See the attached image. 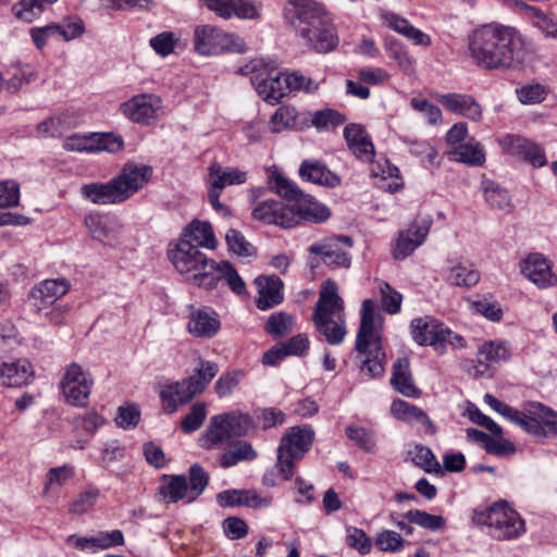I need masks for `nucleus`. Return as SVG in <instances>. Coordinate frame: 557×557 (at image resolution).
<instances>
[{"instance_id":"1","label":"nucleus","mask_w":557,"mask_h":557,"mask_svg":"<svg viewBox=\"0 0 557 557\" xmlns=\"http://www.w3.org/2000/svg\"><path fill=\"white\" fill-rule=\"evenodd\" d=\"M472 61L485 70L519 67L525 59V39L511 26L490 23L475 28L468 39Z\"/></svg>"},{"instance_id":"2","label":"nucleus","mask_w":557,"mask_h":557,"mask_svg":"<svg viewBox=\"0 0 557 557\" xmlns=\"http://www.w3.org/2000/svg\"><path fill=\"white\" fill-rule=\"evenodd\" d=\"M285 17L297 35L320 53L333 50L338 37L324 7L314 0H288Z\"/></svg>"},{"instance_id":"3","label":"nucleus","mask_w":557,"mask_h":557,"mask_svg":"<svg viewBox=\"0 0 557 557\" xmlns=\"http://www.w3.org/2000/svg\"><path fill=\"white\" fill-rule=\"evenodd\" d=\"M148 165L126 164L120 175L110 181L84 184L79 194L95 205L121 203L143 188L151 177Z\"/></svg>"},{"instance_id":"4","label":"nucleus","mask_w":557,"mask_h":557,"mask_svg":"<svg viewBox=\"0 0 557 557\" xmlns=\"http://www.w3.org/2000/svg\"><path fill=\"white\" fill-rule=\"evenodd\" d=\"M355 349L366 356L361 361V373L371 379L383 375L385 352L382 347L381 317L376 314L374 302L371 299H366L362 302Z\"/></svg>"},{"instance_id":"5","label":"nucleus","mask_w":557,"mask_h":557,"mask_svg":"<svg viewBox=\"0 0 557 557\" xmlns=\"http://www.w3.org/2000/svg\"><path fill=\"white\" fill-rule=\"evenodd\" d=\"M312 321L317 332L327 344L336 346L344 342L347 334L345 305L334 281L326 280L322 283Z\"/></svg>"},{"instance_id":"6","label":"nucleus","mask_w":557,"mask_h":557,"mask_svg":"<svg viewBox=\"0 0 557 557\" xmlns=\"http://www.w3.org/2000/svg\"><path fill=\"white\" fill-rule=\"evenodd\" d=\"M169 257L174 268L182 274H191L198 286L214 288L218 278L211 273V265L215 263L210 260L198 246L188 239H181L169 250Z\"/></svg>"},{"instance_id":"7","label":"nucleus","mask_w":557,"mask_h":557,"mask_svg":"<svg viewBox=\"0 0 557 557\" xmlns=\"http://www.w3.org/2000/svg\"><path fill=\"white\" fill-rule=\"evenodd\" d=\"M473 521L488 528L490 535L497 541H511L525 533L522 517L506 502L492 505L484 511H474Z\"/></svg>"},{"instance_id":"8","label":"nucleus","mask_w":557,"mask_h":557,"mask_svg":"<svg viewBox=\"0 0 557 557\" xmlns=\"http://www.w3.org/2000/svg\"><path fill=\"white\" fill-rule=\"evenodd\" d=\"M193 46L196 53L203 57H215L225 52L244 53L246 51V44L243 38L211 24L195 26Z\"/></svg>"},{"instance_id":"9","label":"nucleus","mask_w":557,"mask_h":557,"mask_svg":"<svg viewBox=\"0 0 557 557\" xmlns=\"http://www.w3.org/2000/svg\"><path fill=\"white\" fill-rule=\"evenodd\" d=\"M270 184L276 194L295 201L293 207H295L298 214V221L305 218L315 223H321L331 216V211L325 205L304 194L294 182L287 180L278 171L275 170L271 173Z\"/></svg>"},{"instance_id":"10","label":"nucleus","mask_w":557,"mask_h":557,"mask_svg":"<svg viewBox=\"0 0 557 557\" xmlns=\"http://www.w3.org/2000/svg\"><path fill=\"white\" fill-rule=\"evenodd\" d=\"M209 483L208 472L195 463L189 468V478L184 475H164L159 494L165 503L176 504L182 499L195 502Z\"/></svg>"},{"instance_id":"11","label":"nucleus","mask_w":557,"mask_h":557,"mask_svg":"<svg viewBox=\"0 0 557 557\" xmlns=\"http://www.w3.org/2000/svg\"><path fill=\"white\" fill-rule=\"evenodd\" d=\"M238 73L249 75L259 96L270 103L278 102L288 94L283 73L270 67L262 59H253L239 67Z\"/></svg>"},{"instance_id":"12","label":"nucleus","mask_w":557,"mask_h":557,"mask_svg":"<svg viewBox=\"0 0 557 557\" xmlns=\"http://www.w3.org/2000/svg\"><path fill=\"white\" fill-rule=\"evenodd\" d=\"M94 380L78 363H71L61 380V389L66 401L73 406H85L91 392Z\"/></svg>"},{"instance_id":"13","label":"nucleus","mask_w":557,"mask_h":557,"mask_svg":"<svg viewBox=\"0 0 557 557\" xmlns=\"http://www.w3.org/2000/svg\"><path fill=\"white\" fill-rule=\"evenodd\" d=\"M410 334L420 346H431L436 350H444L451 331L437 319L425 315L411 321Z\"/></svg>"},{"instance_id":"14","label":"nucleus","mask_w":557,"mask_h":557,"mask_svg":"<svg viewBox=\"0 0 557 557\" xmlns=\"http://www.w3.org/2000/svg\"><path fill=\"white\" fill-rule=\"evenodd\" d=\"M352 243L349 236H334L312 244L309 251L321 256L323 263L329 267L348 269L351 264L349 250Z\"/></svg>"},{"instance_id":"15","label":"nucleus","mask_w":557,"mask_h":557,"mask_svg":"<svg viewBox=\"0 0 557 557\" xmlns=\"http://www.w3.org/2000/svg\"><path fill=\"white\" fill-rule=\"evenodd\" d=\"M85 225L90 236L103 245L114 247L121 242L123 226L116 216L90 212L85 216Z\"/></svg>"},{"instance_id":"16","label":"nucleus","mask_w":557,"mask_h":557,"mask_svg":"<svg viewBox=\"0 0 557 557\" xmlns=\"http://www.w3.org/2000/svg\"><path fill=\"white\" fill-rule=\"evenodd\" d=\"M161 109V99L152 94H140L121 104V112L131 121L148 125Z\"/></svg>"},{"instance_id":"17","label":"nucleus","mask_w":557,"mask_h":557,"mask_svg":"<svg viewBox=\"0 0 557 557\" xmlns=\"http://www.w3.org/2000/svg\"><path fill=\"white\" fill-rule=\"evenodd\" d=\"M252 216L267 224H275L288 228L298 223L295 207L278 200H265L256 206Z\"/></svg>"},{"instance_id":"18","label":"nucleus","mask_w":557,"mask_h":557,"mask_svg":"<svg viewBox=\"0 0 557 557\" xmlns=\"http://www.w3.org/2000/svg\"><path fill=\"white\" fill-rule=\"evenodd\" d=\"M431 224L430 220L414 221L406 230L400 231L393 247L394 258L406 259L420 247L430 232Z\"/></svg>"},{"instance_id":"19","label":"nucleus","mask_w":557,"mask_h":557,"mask_svg":"<svg viewBox=\"0 0 557 557\" xmlns=\"http://www.w3.org/2000/svg\"><path fill=\"white\" fill-rule=\"evenodd\" d=\"M521 273L539 288H549L557 284L552 262L541 253H530L520 263Z\"/></svg>"},{"instance_id":"20","label":"nucleus","mask_w":557,"mask_h":557,"mask_svg":"<svg viewBox=\"0 0 557 557\" xmlns=\"http://www.w3.org/2000/svg\"><path fill=\"white\" fill-rule=\"evenodd\" d=\"M550 408L537 401H529L521 410L516 409L513 423L532 435H544V424Z\"/></svg>"},{"instance_id":"21","label":"nucleus","mask_w":557,"mask_h":557,"mask_svg":"<svg viewBox=\"0 0 557 557\" xmlns=\"http://www.w3.org/2000/svg\"><path fill=\"white\" fill-rule=\"evenodd\" d=\"M69 290L70 283L65 278L45 280L32 289L33 306L37 312H41L66 295Z\"/></svg>"},{"instance_id":"22","label":"nucleus","mask_w":557,"mask_h":557,"mask_svg":"<svg viewBox=\"0 0 557 557\" xmlns=\"http://www.w3.org/2000/svg\"><path fill=\"white\" fill-rule=\"evenodd\" d=\"M247 181V172L238 168L223 166L213 162L208 168L207 186L208 190L221 193L224 188L233 185H242Z\"/></svg>"},{"instance_id":"23","label":"nucleus","mask_w":557,"mask_h":557,"mask_svg":"<svg viewBox=\"0 0 557 557\" xmlns=\"http://www.w3.org/2000/svg\"><path fill=\"white\" fill-rule=\"evenodd\" d=\"M194 388L195 386L189 377L181 382L164 385L160 391V398L164 411L173 413L180 406L188 403L196 395L200 394Z\"/></svg>"},{"instance_id":"24","label":"nucleus","mask_w":557,"mask_h":557,"mask_svg":"<svg viewBox=\"0 0 557 557\" xmlns=\"http://www.w3.org/2000/svg\"><path fill=\"white\" fill-rule=\"evenodd\" d=\"M314 440V431L310 426H293L282 436L277 448L302 459Z\"/></svg>"},{"instance_id":"25","label":"nucleus","mask_w":557,"mask_h":557,"mask_svg":"<svg viewBox=\"0 0 557 557\" xmlns=\"http://www.w3.org/2000/svg\"><path fill=\"white\" fill-rule=\"evenodd\" d=\"M216 502L221 507L265 508L272 504V497L261 496L252 490H227L216 495Z\"/></svg>"},{"instance_id":"26","label":"nucleus","mask_w":557,"mask_h":557,"mask_svg":"<svg viewBox=\"0 0 557 557\" xmlns=\"http://www.w3.org/2000/svg\"><path fill=\"white\" fill-rule=\"evenodd\" d=\"M437 100L450 112L479 122L482 119V107L470 95L444 94L438 95Z\"/></svg>"},{"instance_id":"27","label":"nucleus","mask_w":557,"mask_h":557,"mask_svg":"<svg viewBox=\"0 0 557 557\" xmlns=\"http://www.w3.org/2000/svg\"><path fill=\"white\" fill-rule=\"evenodd\" d=\"M34 375L33 367L26 359L0 362V385L20 387L30 382Z\"/></svg>"},{"instance_id":"28","label":"nucleus","mask_w":557,"mask_h":557,"mask_svg":"<svg viewBox=\"0 0 557 557\" xmlns=\"http://www.w3.org/2000/svg\"><path fill=\"white\" fill-rule=\"evenodd\" d=\"M218 314L210 308H199L190 313L187 323L188 332L201 338H212L220 330Z\"/></svg>"},{"instance_id":"29","label":"nucleus","mask_w":557,"mask_h":557,"mask_svg":"<svg viewBox=\"0 0 557 557\" xmlns=\"http://www.w3.org/2000/svg\"><path fill=\"white\" fill-rule=\"evenodd\" d=\"M344 137L348 148L357 159L371 162L375 156L373 143L368 133L357 124L347 125L344 129Z\"/></svg>"},{"instance_id":"30","label":"nucleus","mask_w":557,"mask_h":557,"mask_svg":"<svg viewBox=\"0 0 557 557\" xmlns=\"http://www.w3.org/2000/svg\"><path fill=\"white\" fill-rule=\"evenodd\" d=\"M299 175L304 181L334 188L341 185V177L319 160H304L299 166Z\"/></svg>"},{"instance_id":"31","label":"nucleus","mask_w":557,"mask_h":557,"mask_svg":"<svg viewBox=\"0 0 557 557\" xmlns=\"http://www.w3.org/2000/svg\"><path fill=\"white\" fill-rule=\"evenodd\" d=\"M255 284L258 290L257 307L260 310H268L283 301V282L280 277L259 276Z\"/></svg>"},{"instance_id":"32","label":"nucleus","mask_w":557,"mask_h":557,"mask_svg":"<svg viewBox=\"0 0 557 557\" xmlns=\"http://www.w3.org/2000/svg\"><path fill=\"white\" fill-rule=\"evenodd\" d=\"M392 414L406 423H420L425 428V432L430 435L436 433L435 424L430 420L429 416L421 408L403 399L394 400L391 406Z\"/></svg>"},{"instance_id":"33","label":"nucleus","mask_w":557,"mask_h":557,"mask_svg":"<svg viewBox=\"0 0 557 557\" xmlns=\"http://www.w3.org/2000/svg\"><path fill=\"white\" fill-rule=\"evenodd\" d=\"M391 383L394 388L407 397H418L420 391L412 381L410 361L407 357L398 358L393 367Z\"/></svg>"},{"instance_id":"34","label":"nucleus","mask_w":557,"mask_h":557,"mask_svg":"<svg viewBox=\"0 0 557 557\" xmlns=\"http://www.w3.org/2000/svg\"><path fill=\"white\" fill-rule=\"evenodd\" d=\"M182 239H188L191 244L194 242L195 246L208 249H215L218 245L211 224L199 220L191 221L184 228Z\"/></svg>"},{"instance_id":"35","label":"nucleus","mask_w":557,"mask_h":557,"mask_svg":"<svg viewBox=\"0 0 557 557\" xmlns=\"http://www.w3.org/2000/svg\"><path fill=\"white\" fill-rule=\"evenodd\" d=\"M449 154L453 160L470 166H482L485 163L484 147L474 138L454 147Z\"/></svg>"},{"instance_id":"36","label":"nucleus","mask_w":557,"mask_h":557,"mask_svg":"<svg viewBox=\"0 0 557 557\" xmlns=\"http://www.w3.org/2000/svg\"><path fill=\"white\" fill-rule=\"evenodd\" d=\"M482 190L484 199L491 208L507 213L512 211L513 205L506 188L502 187L494 181H484L482 182Z\"/></svg>"},{"instance_id":"37","label":"nucleus","mask_w":557,"mask_h":557,"mask_svg":"<svg viewBox=\"0 0 557 557\" xmlns=\"http://www.w3.org/2000/svg\"><path fill=\"white\" fill-rule=\"evenodd\" d=\"M448 280L457 286H472L480 280V274L472 264L456 259L448 260Z\"/></svg>"},{"instance_id":"38","label":"nucleus","mask_w":557,"mask_h":557,"mask_svg":"<svg viewBox=\"0 0 557 557\" xmlns=\"http://www.w3.org/2000/svg\"><path fill=\"white\" fill-rule=\"evenodd\" d=\"M510 358V348L505 341H488L478 349V360L483 363H498Z\"/></svg>"},{"instance_id":"39","label":"nucleus","mask_w":557,"mask_h":557,"mask_svg":"<svg viewBox=\"0 0 557 557\" xmlns=\"http://www.w3.org/2000/svg\"><path fill=\"white\" fill-rule=\"evenodd\" d=\"M257 451L247 441H236L232 444L231 449L224 453L220 458V465L228 468L244 460H253L257 458Z\"/></svg>"},{"instance_id":"40","label":"nucleus","mask_w":557,"mask_h":557,"mask_svg":"<svg viewBox=\"0 0 557 557\" xmlns=\"http://www.w3.org/2000/svg\"><path fill=\"white\" fill-rule=\"evenodd\" d=\"M211 273L213 274V276L219 277L218 282L221 278H225L227 285L234 293L240 295L246 292L245 282L228 261H220L212 264Z\"/></svg>"},{"instance_id":"41","label":"nucleus","mask_w":557,"mask_h":557,"mask_svg":"<svg viewBox=\"0 0 557 557\" xmlns=\"http://www.w3.org/2000/svg\"><path fill=\"white\" fill-rule=\"evenodd\" d=\"M384 48L387 55L398 63L401 71L405 73H411L413 71V59L398 39L393 37L385 38Z\"/></svg>"},{"instance_id":"42","label":"nucleus","mask_w":557,"mask_h":557,"mask_svg":"<svg viewBox=\"0 0 557 557\" xmlns=\"http://www.w3.org/2000/svg\"><path fill=\"white\" fill-rule=\"evenodd\" d=\"M297 110L294 107H278L270 120L271 131L273 133H281L294 128L297 123Z\"/></svg>"},{"instance_id":"43","label":"nucleus","mask_w":557,"mask_h":557,"mask_svg":"<svg viewBox=\"0 0 557 557\" xmlns=\"http://www.w3.org/2000/svg\"><path fill=\"white\" fill-rule=\"evenodd\" d=\"M70 129V116L59 114L37 125V132L44 137H60Z\"/></svg>"},{"instance_id":"44","label":"nucleus","mask_w":557,"mask_h":557,"mask_svg":"<svg viewBox=\"0 0 557 557\" xmlns=\"http://www.w3.org/2000/svg\"><path fill=\"white\" fill-rule=\"evenodd\" d=\"M225 242L228 250L238 257H251L256 255L255 246L235 228H230L226 232Z\"/></svg>"},{"instance_id":"45","label":"nucleus","mask_w":557,"mask_h":557,"mask_svg":"<svg viewBox=\"0 0 557 557\" xmlns=\"http://www.w3.org/2000/svg\"><path fill=\"white\" fill-rule=\"evenodd\" d=\"M411 461L425 472H438L440 463L430 448L423 445H416L408 451Z\"/></svg>"},{"instance_id":"46","label":"nucleus","mask_w":557,"mask_h":557,"mask_svg":"<svg viewBox=\"0 0 557 557\" xmlns=\"http://www.w3.org/2000/svg\"><path fill=\"white\" fill-rule=\"evenodd\" d=\"M294 325L293 315L286 312L271 314L265 323V331L274 338L282 337L292 332Z\"/></svg>"},{"instance_id":"47","label":"nucleus","mask_w":557,"mask_h":557,"mask_svg":"<svg viewBox=\"0 0 557 557\" xmlns=\"http://www.w3.org/2000/svg\"><path fill=\"white\" fill-rule=\"evenodd\" d=\"M224 420L225 419L222 414L212 417L210 426L206 434V442L210 448L215 447L232 437Z\"/></svg>"},{"instance_id":"48","label":"nucleus","mask_w":557,"mask_h":557,"mask_svg":"<svg viewBox=\"0 0 557 557\" xmlns=\"http://www.w3.org/2000/svg\"><path fill=\"white\" fill-rule=\"evenodd\" d=\"M345 116L334 109H323L313 113L311 124L318 131H329L342 125Z\"/></svg>"},{"instance_id":"49","label":"nucleus","mask_w":557,"mask_h":557,"mask_svg":"<svg viewBox=\"0 0 557 557\" xmlns=\"http://www.w3.org/2000/svg\"><path fill=\"white\" fill-rule=\"evenodd\" d=\"M227 424V430L233 436L247 434L253 426L252 418L248 413L228 412L222 414Z\"/></svg>"},{"instance_id":"50","label":"nucleus","mask_w":557,"mask_h":557,"mask_svg":"<svg viewBox=\"0 0 557 557\" xmlns=\"http://www.w3.org/2000/svg\"><path fill=\"white\" fill-rule=\"evenodd\" d=\"M219 367L216 363L211 361H199V367L196 370V373L189 377L191 383L194 384L196 391L202 393L210 381L218 374Z\"/></svg>"},{"instance_id":"51","label":"nucleus","mask_w":557,"mask_h":557,"mask_svg":"<svg viewBox=\"0 0 557 557\" xmlns=\"http://www.w3.org/2000/svg\"><path fill=\"white\" fill-rule=\"evenodd\" d=\"M74 475V468L69 465L51 468L47 472V481L44 492L48 494L50 491L60 488Z\"/></svg>"},{"instance_id":"52","label":"nucleus","mask_w":557,"mask_h":557,"mask_svg":"<svg viewBox=\"0 0 557 557\" xmlns=\"http://www.w3.org/2000/svg\"><path fill=\"white\" fill-rule=\"evenodd\" d=\"M406 518L408 519L409 522L418 524L431 531H437L442 529V527L445 523V519L442 516L431 515L426 511L418 509L409 510L406 513Z\"/></svg>"},{"instance_id":"53","label":"nucleus","mask_w":557,"mask_h":557,"mask_svg":"<svg viewBox=\"0 0 557 557\" xmlns=\"http://www.w3.org/2000/svg\"><path fill=\"white\" fill-rule=\"evenodd\" d=\"M382 308L389 314L398 313L401 307L403 296L399 292L394 289L388 283L380 282Z\"/></svg>"},{"instance_id":"54","label":"nucleus","mask_w":557,"mask_h":557,"mask_svg":"<svg viewBox=\"0 0 557 557\" xmlns=\"http://www.w3.org/2000/svg\"><path fill=\"white\" fill-rule=\"evenodd\" d=\"M404 543L405 541L403 536L392 530H383L379 532L374 540V545L377 549L388 553H397L401 550Z\"/></svg>"},{"instance_id":"55","label":"nucleus","mask_w":557,"mask_h":557,"mask_svg":"<svg viewBox=\"0 0 557 557\" xmlns=\"http://www.w3.org/2000/svg\"><path fill=\"white\" fill-rule=\"evenodd\" d=\"M207 417V406L205 403H196L191 406L182 422L181 428L184 433H191L198 430Z\"/></svg>"},{"instance_id":"56","label":"nucleus","mask_w":557,"mask_h":557,"mask_svg":"<svg viewBox=\"0 0 557 557\" xmlns=\"http://www.w3.org/2000/svg\"><path fill=\"white\" fill-rule=\"evenodd\" d=\"M178 37L172 32H162L149 40L150 47L153 51L161 55L168 57L174 52L178 42Z\"/></svg>"},{"instance_id":"57","label":"nucleus","mask_w":557,"mask_h":557,"mask_svg":"<svg viewBox=\"0 0 557 557\" xmlns=\"http://www.w3.org/2000/svg\"><path fill=\"white\" fill-rule=\"evenodd\" d=\"M95 139V152L108 151L111 153L119 152L123 149V138L113 133H92Z\"/></svg>"},{"instance_id":"58","label":"nucleus","mask_w":557,"mask_h":557,"mask_svg":"<svg viewBox=\"0 0 557 557\" xmlns=\"http://www.w3.org/2000/svg\"><path fill=\"white\" fill-rule=\"evenodd\" d=\"M92 133L86 135H72L65 138L62 147L71 152H95Z\"/></svg>"},{"instance_id":"59","label":"nucleus","mask_w":557,"mask_h":557,"mask_svg":"<svg viewBox=\"0 0 557 557\" xmlns=\"http://www.w3.org/2000/svg\"><path fill=\"white\" fill-rule=\"evenodd\" d=\"M20 202V184L14 180L0 182V208L16 207Z\"/></svg>"},{"instance_id":"60","label":"nucleus","mask_w":557,"mask_h":557,"mask_svg":"<svg viewBox=\"0 0 557 557\" xmlns=\"http://www.w3.org/2000/svg\"><path fill=\"white\" fill-rule=\"evenodd\" d=\"M286 83V88L289 91H299L304 90L306 92H313L318 89L319 84L314 83L311 78L306 77L305 75L293 72L289 74H283Z\"/></svg>"},{"instance_id":"61","label":"nucleus","mask_w":557,"mask_h":557,"mask_svg":"<svg viewBox=\"0 0 557 557\" xmlns=\"http://www.w3.org/2000/svg\"><path fill=\"white\" fill-rule=\"evenodd\" d=\"M99 496V490L89 487L82 492L71 504L70 511L76 515H83L91 509Z\"/></svg>"},{"instance_id":"62","label":"nucleus","mask_w":557,"mask_h":557,"mask_svg":"<svg viewBox=\"0 0 557 557\" xmlns=\"http://www.w3.org/2000/svg\"><path fill=\"white\" fill-rule=\"evenodd\" d=\"M410 104L416 111L423 113L430 124L436 125L442 121L441 109L426 99L412 98Z\"/></svg>"},{"instance_id":"63","label":"nucleus","mask_w":557,"mask_h":557,"mask_svg":"<svg viewBox=\"0 0 557 557\" xmlns=\"http://www.w3.org/2000/svg\"><path fill=\"white\" fill-rule=\"evenodd\" d=\"M42 10L44 8L37 0H22L13 7L16 17L26 22H33Z\"/></svg>"},{"instance_id":"64","label":"nucleus","mask_w":557,"mask_h":557,"mask_svg":"<svg viewBox=\"0 0 557 557\" xmlns=\"http://www.w3.org/2000/svg\"><path fill=\"white\" fill-rule=\"evenodd\" d=\"M528 143V139L512 134H507L498 139V144L505 152L518 157H522Z\"/></svg>"}]
</instances>
